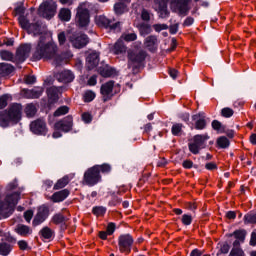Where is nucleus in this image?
<instances>
[{"label": "nucleus", "instance_id": "19", "mask_svg": "<svg viewBox=\"0 0 256 256\" xmlns=\"http://www.w3.org/2000/svg\"><path fill=\"white\" fill-rule=\"evenodd\" d=\"M99 65V54L92 53L87 57V67L88 69H94Z\"/></svg>", "mask_w": 256, "mask_h": 256}, {"label": "nucleus", "instance_id": "57", "mask_svg": "<svg viewBox=\"0 0 256 256\" xmlns=\"http://www.w3.org/2000/svg\"><path fill=\"white\" fill-rule=\"evenodd\" d=\"M58 41L60 45H63L65 41H67V38L65 37V32H61L58 34Z\"/></svg>", "mask_w": 256, "mask_h": 256}, {"label": "nucleus", "instance_id": "1", "mask_svg": "<svg viewBox=\"0 0 256 256\" xmlns=\"http://www.w3.org/2000/svg\"><path fill=\"white\" fill-rule=\"evenodd\" d=\"M57 51V44L50 41L49 37L41 35L35 47L34 59H55Z\"/></svg>", "mask_w": 256, "mask_h": 256}, {"label": "nucleus", "instance_id": "55", "mask_svg": "<svg viewBox=\"0 0 256 256\" xmlns=\"http://www.w3.org/2000/svg\"><path fill=\"white\" fill-rule=\"evenodd\" d=\"M246 223H255L256 222V214L254 215H246L244 217Z\"/></svg>", "mask_w": 256, "mask_h": 256}, {"label": "nucleus", "instance_id": "14", "mask_svg": "<svg viewBox=\"0 0 256 256\" xmlns=\"http://www.w3.org/2000/svg\"><path fill=\"white\" fill-rule=\"evenodd\" d=\"M115 87V82L109 81L101 86V94L104 101H109L113 97V88Z\"/></svg>", "mask_w": 256, "mask_h": 256}, {"label": "nucleus", "instance_id": "49", "mask_svg": "<svg viewBox=\"0 0 256 256\" xmlns=\"http://www.w3.org/2000/svg\"><path fill=\"white\" fill-rule=\"evenodd\" d=\"M231 256H245V253L243 252V250L239 247L233 248L231 253Z\"/></svg>", "mask_w": 256, "mask_h": 256}, {"label": "nucleus", "instance_id": "33", "mask_svg": "<svg viewBox=\"0 0 256 256\" xmlns=\"http://www.w3.org/2000/svg\"><path fill=\"white\" fill-rule=\"evenodd\" d=\"M12 249L13 248L8 243H5V242L0 243V255H2V256L9 255V253H11Z\"/></svg>", "mask_w": 256, "mask_h": 256}, {"label": "nucleus", "instance_id": "21", "mask_svg": "<svg viewBox=\"0 0 256 256\" xmlns=\"http://www.w3.org/2000/svg\"><path fill=\"white\" fill-rule=\"evenodd\" d=\"M12 71H14V68L10 64H0V77H7V75H11Z\"/></svg>", "mask_w": 256, "mask_h": 256}, {"label": "nucleus", "instance_id": "23", "mask_svg": "<svg viewBox=\"0 0 256 256\" xmlns=\"http://www.w3.org/2000/svg\"><path fill=\"white\" fill-rule=\"evenodd\" d=\"M113 51L116 55H120V53H125L127 51V46H125L121 38L114 44Z\"/></svg>", "mask_w": 256, "mask_h": 256}, {"label": "nucleus", "instance_id": "18", "mask_svg": "<svg viewBox=\"0 0 256 256\" xmlns=\"http://www.w3.org/2000/svg\"><path fill=\"white\" fill-rule=\"evenodd\" d=\"M66 197H69V190L64 189L59 192H55L51 199L54 203H61V201H65Z\"/></svg>", "mask_w": 256, "mask_h": 256}, {"label": "nucleus", "instance_id": "53", "mask_svg": "<svg viewBox=\"0 0 256 256\" xmlns=\"http://www.w3.org/2000/svg\"><path fill=\"white\" fill-rule=\"evenodd\" d=\"M24 218L27 223H31V219H33V210H28L24 213Z\"/></svg>", "mask_w": 256, "mask_h": 256}, {"label": "nucleus", "instance_id": "64", "mask_svg": "<svg viewBox=\"0 0 256 256\" xmlns=\"http://www.w3.org/2000/svg\"><path fill=\"white\" fill-rule=\"evenodd\" d=\"M203 255V253H201V251H199L198 249H194L191 253L190 256H201Z\"/></svg>", "mask_w": 256, "mask_h": 256}, {"label": "nucleus", "instance_id": "63", "mask_svg": "<svg viewBox=\"0 0 256 256\" xmlns=\"http://www.w3.org/2000/svg\"><path fill=\"white\" fill-rule=\"evenodd\" d=\"M250 245H252L253 247H255L256 245V232H253L251 235Z\"/></svg>", "mask_w": 256, "mask_h": 256}, {"label": "nucleus", "instance_id": "7", "mask_svg": "<svg viewBox=\"0 0 256 256\" xmlns=\"http://www.w3.org/2000/svg\"><path fill=\"white\" fill-rule=\"evenodd\" d=\"M209 135L203 134V135H195L192 139V142L189 143V151L193 153V155H197L199 151L201 150V146L205 143V141H208Z\"/></svg>", "mask_w": 256, "mask_h": 256}, {"label": "nucleus", "instance_id": "24", "mask_svg": "<svg viewBox=\"0 0 256 256\" xmlns=\"http://www.w3.org/2000/svg\"><path fill=\"white\" fill-rule=\"evenodd\" d=\"M145 45L149 51H157V37L150 36L146 38Z\"/></svg>", "mask_w": 256, "mask_h": 256}, {"label": "nucleus", "instance_id": "52", "mask_svg": "<svg viewBox=\"0 0 256 256\" xmlns=\"http://www.w3.org/2000/svg\"><path fill=\"white\" fill-rule=\"evenodd\" d=\"M18 246L21 251H27L29 249V244L25 240L18 241Z\"/></svg>", "mask_w": 256, "mask_h": 256}, {"label": "nucleus", "instance_id": "28", "mask_svg": "<svg viewBox=\"0 0 256 256\" xmlns=\"http://www.w3.org/2000/svg\"><path fill=\"white\" fill-rule=\"evenodd\" d=\"M58 17L61 21H71V10L68 8H62L59 11Z\"/></svg>", "mask_w": 256, "mask_h": 256}, {"label": "nucleus", "instance_id": "38", "mask_svg": "<svg viewBox=\"0 0 256 256\" xmlns=\"http://www.w3.org/2000/svg\"><path fill=\"white\" fill-rule=\"evenodd\" d=\"M95 168L98 170V173L100 175H101V173H110L111 172V166L109 164L96 165Z\"/></svg>", "mask_w": 256, "mask_h": 256}, {"label": "nucleus", "instance_id": "29", "mask_svg": "<svg viewBox=\"0 0 256 256\" xmlns=\"http://www.w3.org/2000/svg\"><path fill=\"white\" fill-rule=\"evenodd\" d=\"M24 112L27 117H35L37 114V107L34 104H27Z\"/></svg>", "mask_w": 256, "mask_h": 256}, {"label": "nucleus", "instance_id": "8", "mask_svg": "<svg viewBox=\"0 0 256 256\" xmlns=\"http://www.w3.org/2000/svg\"><path fill=\"white\" fill-rule=\"evenodd\" d=\"M30 130L34 135H47V123L43 119H36L30 123Z\"/></svg>", "mask_w": 256, "mask_h": 256}, {"label": "nucleus", "instance_id": "22", "mask_svg": "<svg viewBox=\"0 0 256 256\" xmlns=\"http://www.w3.org/2000/svg\"><path fill=\"white\" fill-rule=\"evenodd\" d=\"M15 231L18 235H21V237H27V235H31L33 232L29 226H25L23 224L18 225Z\"/></svg>", "mask_w": 256, "mask_h": 256}, {"label": "nucleus", "instance_id": "16", "mask_svg": "<svg viewBox=\"0 0 256 256\" xmlns=\"http://www.w3.org/2000/svg\"><path fill=\"white\" fill-rule=\"evenodd\" d=\"M57 79L60 83H71V81L75 79V76L73 73H71V71L64 70L57 74Z\"/></svg>", "mask_w": 256, "mask_h": 256}, {"label": "nucleus", "instance_id": "9", "mask_svg": "<svg viewBox=\"0 0 256 256\" xmlns=\"http://www.w3.org/2000/svg\"><path fill=\"white\" fill-rule=\"evenodd\" d=\"M40 13H42L43 17L46 19H51L55 15V11H57V3L55 2H44L40 5Z\"/></svg>", "mask_w": 256, "mask_h": 256}, {"label": "nucleus", "instance_id": "25", "mask_svg": "<svg viewBox=\"0 0 256 256\" xmlns=\"http://www.w3.org/2000/svg\"><path fill=\"white\" fill-rule=\"evenodd\" d=\"M69 181H71V178L69 176H64L61 179H59L54 185L55 191L63 189V187H67V185H69Z\"/></svg>", "mask_w": 256, "mask_h": 256}, {"label": "nucleus", "instance_id": "51", "mask_svg": "<svg viewBox=\"0 0 256 256\" xmlns=\"http://www.w3.org/2000/svg\"><path fill=\"white\" fill-rule=\"evenodd\" d=\"M212 128L215 131H221V129L223 128V124H221V122L218 121V120H213L212 121Z\"/></svg>", "mask_w": 256, "mask_h": 256}, {"label": "nucleus", "instance_id": "58", "mask_svg": "<svg viewBox=\"0 0 256 256\" xmlns=\"http://www.w3.org/2000/svg\"><path fill=\"white\" fill-rule=\"evenodd\" d=\"M182 167H184V169H191L193 167V161L191 160H185L182 163Z\"/></svg>", "mask_w": 256, "mask_h": 256}, {"label": "nucleus", "instance_id": "47", "mask_svg": "<svg viewBox=\"0 0 256 256\" xmlns=\"http://www.w3.org/2000/svg\"><path fill=\"white\" fill-rule=\"evenodd\" d=\"M114 73L115 70H113V68H104L103 70H101L100 75H102V77H112Z\"/></svg>", "mask_w": 256, "mask_h": 256}, {"label": "nucleus", "instance_id": "43", "mask_svg": "<svg viewBox=\"0 0 256 256\" xmlns=\"http://www.w3.org/2000/svg\"><path fill=\"white\" fill-rule=\"evenodd\" d=\"M235 112L233 111V109L229 108V107H226V108H223L221 110V115L222 117H225L226 119H229V117H233V114Z\"/></svg>", "mask_w": 256, "mask_h": 256}, {"label": "nucleus", "instance_id": "5", "mask_svg": "<svg viewBox=\"0 0 256 256\" xmlns=\"http://www.w3.org/2000/svg\"><path fill=\"white\" fill-rule=\"evenodd\" d=\"M99 181H101V174L95 166L89 168L84 173L83 185H89V187H93V185H97Z\"/></svg>", "mask_w": 256, "mask_h": 256}, {"label": "nucleus", "instance_id": "26", "mask_svg": "<svg viewBox=\"0 0 256 256\" xmlns=\"http://www.w3.org/2000/svg\"><path fill=\"white\" fill-rule=\"evenodd\" d=\"M96 23L99 27H111V20L107 16H97Z\"/></svg>", "mask_w": 256, "mask_h": 256}, {"label": "nucleus", "instance_id": "41", "mask_svg": "<svg viewBox=\"0 0 256 256\" xmlns=\"http://www.w3.org/2000/svg\"><path fill=\"white\" fill-rule=\"evenodd\" d=\"M10 99H11V96H9V95L1 96L0 97V109H5L9 103Z\"/></svg>", "mask_w": 256, "mask_h": 256}, {"label": "nucleus", "instance_id": "61", "mask_svg": "<svg viewBox=\"0 0 256 256\" xmlns=\"http://www.w3.org/2000/svg\"><path fill=\"white\" fill-rule=\"evenodd\" d=\"M229 249H230L229 244L224 243L221 245L220 251L221 253L226 254V253H229Z\"/></svg>", "mask_w": 256, "mask_h": 256}, {"label": "nucleus", "instance_id": "27", "mask_svg": "<svg viewBox=\"0 0 256 256\" xmlns=\"http://www.w3.org/2000/svg\"><path fill=\"white\" fill-rule=\"evenodd\" d=\"M28 53H31V44H24L17 50L18 57H27Z\"/></svg>", "mask_w": 256, "mask_h": 256}, {"label": "nucleus", "instance_id": "6", "mask_svg": "<svg viewBox=\"0 0 256 256\" xmlns=\"http://www.w3.org/2000/svg\"><path fill=\"white\" fill-rule=\"evenodd\" d=\"M76 23L79 27H87L90 23L89 10L85 4H81L77 9Z\"/></svg>", "mask_w": 256, "mask_h": 256}, {"label": "nucleus", "instance_id": "44", "mask_svg": "<svg viewBox=\"0 0 256 256\" xmlns=\"http://www.w3.org/2000/svg\"><path fill=\"white\" fill-rule=\"evenodd\" d=\"M93 99H95V92H93V91H86L84 93V101L86 103H91V101H93Z\"/></svg>", "mask_w": 256, "mask_h": 256}, {"label": "nucleus", "instance_id": "30", "mask_svg": "<svg viewBox=\"0 0 256 256\" xmlns=\"http://www.w3.org/2000/svg\"><path fill=\"white\" fill-rule=\"evenodd\" d=\"M52 223H54V225H63V223H67V217L59 213L55 214L52 217Z\"/></svg>", "mask_w": 256, "mask_h": 256}, {"label": "nucleus", "instance_id": "60", "mask_svg": "<svg viewBox=\"0 0 256 256\" xmlns=\"http://www.w3.org/2000/svg\"><path fill=\"white\" fill-rule=\"evenodd\" d=\"M107 233L108 235H113V233H115V225L113 223L108 224Z\"/></svg>", "mask_w": 256, "mask_h": 256}, {"label": "nucleus", "instance_id": "54", "mask_svg": "<svg viewBox=\"0 0 256 256\" xmlns=\"http://www.w3.org/2000/svg\"><path fill=\"white\" fill-rule=\"evenodd\" d=\"M36 78L35 76H26L24 78V83H26L27 85H33V83H35Z\"/></svg>", "mask_w": 256, "mask_h": 256}, {"label": "nucleus", "instance_id": "15", "mask_svg": "<svg viewBox=\"0 0 256 256\" xmlns=\"http://www.w3.org/2000/svg\"><path fill=\"white\" fill-rule=\"evenodd\" d=\"M70 41L76 49H82L89 43V38H87V35H79L72 37Z\"/></svg>", "mask_w": 256, "mask_h": 256}, {"label": "nucleus", "instance_id": "34", "mask_svg": "<svg viewBox=\"0 0 256 256\" xmlns=\"http://www.w3.org/2000/svg\"><path fill=\"white\" fill-rule=\"evenodd\" d=\"M216 143L220 149H227V147L230 145L229 139L225 136L219 137Z\"/></svg>", "mask_w": 256, "mask_h": 256}, {"label": "nucleus", "instance_id": "31", "mask_svg": "<svg viewBox=\"0 0 256 256\" xmlns=\"http://www.w3.org/2000/svg\"><path fill=\"white\" fill-rule=\"evenodd\" d=\"M114 11L116 15H123V13H127L129 9H127V6L123 3H116L114 5Z\"/></svg>", "mask_w": 256, "mask_h": 256}, {"label": "nucleus", "instance_id": "12", "mask_svg": "<svg viewBox=\"0 0 256 256\" xmlns=\"http://www.w3.org/2000/svg\"><path fill=\"white\" fill-rule=\"evenodd\" d=\"M168 3L169 0H154L153 7L162 18L169 17Z\"/></svg>", "mask_w": 256, "mask_h": 256}, {"label": "nucleus", "instance_id": "40", "mask_svg": "<svg viewBox=\"0 0 256 256\" xmlns=\"http://www.w3.org/2000/svg\"><path fill=\"white\" fill-rule=\"evenodd\" d=\"M69 113V107L62 106L54 112V117H61V115H67Z\"/></svg>", "mask_w": 256, "mask_h": 256}, {"label": "nucleus", "instance_id": "32", "mask_svg": "<svg viewBox=\"0 0 256 256\" xmlns=\"http://www.w3.org/2000/svg\"><path fill=\"white\" fill-rule=\"evenodd\" d=\"M172 135H175L176 137H179L183 133V124L175 123L172 125L171 128Z\"/></svg>", "mask_w": 256, "mask_h": 256}, {"label": "nucleus", "instance_id": "3", "mask_svg": "<svg viewBox=\"0 0 256 256\" xmlns=\"http://www.w3.org/2000/svg\"><path fill=\"white\" fill-rule=\"evenodd\" d=\"M23 106L21 104H13L7 112L0 116V122L2 127H7L9 123H19L21 121V112Z\"/></svg>", "mask_w": 256, "mask_h": 256}, {"label": "nucleus", "instance_id": "17", "mask_svg": "<svg viewBox=\"0 0 256 256\" xmlns=\"http://www.w3.org/2000/svg\"><path fill=\"white\" fill-rule=\"evenodd\" d=\"M233 235L236 239L234 242V247H239V244L245 241V235H247V232L245 230H236L233 232V234H230L229 237H233Z\"/></svg>", "mask_w": 256, "mask_h": 256}, {"label": "nucleus", "instance_id": "36", "mask_svg": "<svg viewBox=\"0 0 256 256\" xmlns=\"http://www.w3.org/2000/svg\"><path fill=\"white\" fill-rule=\"evenodd\" d=\"M40 233L43 239H51L53 235H55V232H53V230H51L49 227H44Z\"/></svg>", "mask_w": 256, "mask_h": 256}, {"label": "nucleus", "instance_id": "39", "mask_svg": "<svg viewBox=\"0 0 256 256\" xmlns=\"http://www.w3.org/2000/svg\"><path fill=\"white\" fill-rule=\"evenodd\" d=\"M0 57L3 61H13V53L7 50L0 51Z\"/></svg>", "mask_w": 256, "mask_h": 256}, {"label": "nucleus", "instance_id": "45", "mask_svg": "<svg viewBox=\"0 0 256 256\" xmlns=\"http://www.w3.org/2000/svg\"><path fill=\"white\" fill-rule=\"evenodd\" d=\"M183 225L189 226L191 225V223H193V216L189 215V214H184L182 215V219H181Z\"/></svg>", "mask_w": 256, "mask_h": 256}, {"label": "nucleus", "instance_id": "62", "mask_svg": "<svg viewBox=\"0 0 256 256\" xmlns=\"http://www.w3.org/2000/svg\"><path fill=\"white\" fill-rule=\"evenodd\" d=\"M226 217L227 219H235L237 217V213H235V211H228L226 213Z\"/></svg>", "mask_w": 256, "mask_h": 256}, {"label": "nucleus", "instance_id": "20", "mask_svg": "<svg viewBox=\"0 0 256 256\" xmlns=\"http://www.w3.org/2000/svg\"><path fill=\"white\" fill-rule=\"evenodd\" d=\"M192 119L196 121L195 129L203 130L205 127H207V122L205 121V118H201V114L192 116Z\"/></svg>", "mask_w": 256, "mask_h": 256}, {"label": "nucleus", "instance_id": "50", "mask_svg": "<svg viewBox=\"0 0 256 256\" xmlns=\"http://www.w3.org/2000/svg\"><path fill=\"white\" fill-rule=\"evenodd\" d=\"M82 120L84 123H91V121H93V116L89 112H85L82 114Z\"/></svg>", "mask_w": 256, "mask_h": 256}, {"label": "nucleus", "instance_id": "48", "mask_svg": "<svg viewBox=\"0 0 256 256\" xmlns=\"http://www.w3.org/2000/svg\"><path fill=\"white\" fill-rule=\"evenodd\" d=\"M153 29L157 32L160 33V31H165L168 29L167 24H154Z\"/></svg>", "mask_w": 256, "mask_h": 256}, {"label": "nucleus", "instance_id": "2", "mask_svg": "<svg viewBox=\"0 0 256 256\" xmlns=\"http://www.w3.org/2000/svg\"><path fill=\"white\" fill-rule=\"evenodd\" d=\"M20 194L17 191H10L3 200H0V215L9 217L15 211V205L19 203Z\"/></svg>", "mask_w": 256, "mask_h": 256}, {"label": "nucleus", "instance_id": "11", "mask_svg": "<svg viewBox=\"0 0 256 256\" xmlns=\"http://www.w3.org/2000/svg\"><path fill=\"white\" fill-rule=\"evenodd\" d=\"M131 245H133V237L131 235L125 234L119 237V249L122 253H129Z\"/></svg>", "mask_w": 256, "mask_h": 256}, {"label": "nucleus", "instance_id": "4", "mask_svg": "<svg viewBox=\"0 0 256 256\" xmlns=\"http://www.w3.org/2000/svg\"><path fill=\"white\" fill-rule=\"evenodd\" d=\"M147 59V53L140 50L138 47L128 50V65L129 67H139L143 61Z\"/></svg>", "mask_w": 256, "mask_h": 256}, {"label": "nucleus", "instance_id": "35", "mask_svg": "<svg viewBox=\"0 0 256 256\" xmlns=\"http://www.w3.org/2000/svg\"><path fill=\"white\" fill-rule=\"evenodd\" d=\"M120 39L126 41V43H131V41H137V34L135 33H124L121 35Z\"/></svg>", "mask_w": 256, "mask_h": 256}, {"label": "nucleus", "instance_id": "42", "mask_svg": "<svg viewBox=\"0 0 256 256\" xmlns=\"http://www.w3.org/2000/svg\"><path fill=\"white\" fill-rule=\"evenodd\" d=\"M18 21H19V24L21 25V28L26 29L28 31L29 26H31V24H29V20H27L25 16H20Z\"/></svg>", "mask_w": 256, "mask_h": 256}, {"label": "nucleus", "instance_id": "59", "mask_svg": "<svg viewBox=\"0 0 256 256\" xmlns=\"http://www.w3.org/2000/svg\"><path fill=\"white\" fill-rule=\"evenodd\" d=\"M205 168L208 170V171H215V169H217V164L213 163V162H210V163H207L205 165Z\"/></svg>", "mask_w": 256, "mask_h": 256}, {"label": "nucleus", "instance_id": "13", "mask_svg": "<svg viewBox=\"0 0 256 256\" xmlns=\"http://www.w3.org/2000/svg\"><path fill=\"white\" fill-rule=\"evenodd\" d=\"M48 217H49V208H47L46 206H40L38 208V213L33 220V225L35 226L41 225V223H43V221H45V219H47Z\"/></svg>", "mask_w": 256, "mask_h": 256}, {"label": "nucleus", "instance_id": "37", "mask_svg": "<svg viewBox=\"0 0 256 256\" xmlns=\"http://www.w3.org/2000/svg\"><path fill=\"white\" fill-rule=\"evenodd\" d=\"M28 33L31 35H41V26L39 24H31L28 27Z\"/></svg>", "mask_w": 256, "mask_h": 256}, {"label": "nucleus", "instance_id": "10", "mask_svg": "<svg viewBox=\"0 0 256 256\" xmlns=\"http://www.w3.org/2000/svg\"><path fill=\"white\" fill-rule=\"evenodd\" d=\"M56 131H64V133H69L73 129V117L67 116L62 120L58 121L54 125Z\"/></svg>", "mask_w": 256, "mask_h": 256}, {"label": "nucleus", "instance_id": "46", "mask_svg": "<svg viewBox=\"0 0 256 256\" xmlns=\"http://www.w3.org/2000/svg\"><path fill=\"white\" fill-rule=\"evenodd\" d=\"M92 211L94 215H97V217H101V215H105V212L107 211V209H105V207L103 206H98V207H94Z\"/></svg>", "mask_w": 256, "mask_h": 256}, {"label": "nucleus", "instance_id": "56", "mask_svg": "<svg viewBox=\"0 0 256 256\" xmlns=\"http://www.w3.org/2000/svg\"><path fill=\"white\" fill-rule=\"evenodd\" d=\"M141 18L143 21H149L151 19V15L147 12V10H143L141 13Z\"/></svg>", "mask_w": 256, "mask_h": 256}]
</instances>
